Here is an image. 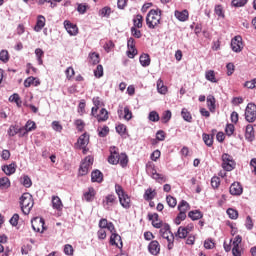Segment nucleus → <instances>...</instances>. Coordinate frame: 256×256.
I'll return each mask as SVG.
<instances>
[{
    "instance_id": "1",
    "label": "nucleus",
    "mask_w": 256,
    "mask_h": 256,
    "mask_svg": "<svg viewBox=\"0 0 256 256\" xmlns=\"http://www.w3.org/2000/svg\"><path fill=\"white\" fill-rule=\"evenodd\" d=\"M146 25L148 29H157L161 25V10H150L146 16Z\"/></svg>"
},
{
    "instance_id": "2",
    "label": "nucleus",
    "mask_w": 256,
    "mask_h": 256,
    "mask_svg": "<svg viewBox=\"0 0 256 256\" xmlns=\"http://www.w3.org/2000/svg\"><path fill=\"white\" fill-rule=\"evenodd\" d=\"M33 205H35V202L33 201V196L30 193L22 194V196L20 197V207L24 215H29V213H31Z\"/></svg>"
},
{
    "instance_id": "3",
    "label": "nucleus",
    "mask_w": 256,
    "mask_h": 256,
    "mask_svg": "<svg viewBox=\"0 0 256 256\" xmlns=\"http://www.w3.org/2000/svg\"><path fill=\"white\" fill-rule=\"evenodd\" d=\"M115 192L118 195L120 205L124 207V209H129V207H131V198H129V196L125 194V190H123V187H121V185L119 184H116Z\"/></svg>"
},
{
    "instance_id": "4",
    "label": "nucleus",
    "mask_w": 256,
    "mask_h": 256,
    "mask_svg": "<svg viewBox=\"0 0 256 256\" xmlns=\"http://www.w3.org/2000/svg\"><path fill=\"white\" fill-rule=\"evenodd\" d=\"M146 172L158 183H165V181H167V178L163 176V174L157 173V170H155V164L153 163L146 164Z\"/></svg>"
},
{
    "instance_id": "5",
    "label": "nucleus",
    "mask_w": 256,
    "mask_h": 256,
    "mask_svg": "<svg viewBox=\"0 0 256 256\" xmlns=\"http://www.w3.org/2000/svg\"><path fill=\"white\" fill-rule=\"evenodd\" d=\"M236 165L237 164L235 163L233 156L228 153L222 154V169H224V171H233Z\"/></svg>"
},
{
    "instance_id": "6",
    "label": "nucleus",
    "mask_w": 256,
    "mask_h": 256,
    "mask_svg": "<svg viewBox=\"0 0 256 256\" xmlns=\"http://www.w3.org/2000/svg\"><path fill=\"white\" fill-rule=\"evenodd\" d=\"M93 156H87L80 165L78 175L83 177L89 173V169L93 166Z\"/></svg>"
},
{
    "instance_id": "7",
    "label": "nucleus",
    "mask_w": 256,
    "mask_h": 256,
    "mask_svg": "<svg viewBox=\"0 0 256 256\" xmlns=\"http://www.w3.org/2000/svg\"><path fill=\"white\" fill-rule=\"evenodd\" d=\"M245 119L248 123H255L256 120V105L249 103L245 110Z\"/></svg>"
},
{
    "instance_id": "8",
    "label": "nucleus",
    "mask_w": 256,
    "mask_h": 256,
    "mask_svg": "<svg viewBox=\"0 0 256 256\" xmlns=\"http://www.w3.org/2000/svg\"><path fill=\"white\" fill-rule=\"evenodd\" d=\"M231 49L234 53H241L243 51V38L235 36L231 41Z\"/></svg>"
},
{
    "instance_id": "9",
    "label": "nucleus",
    "mask_w": 256,
    "mask_h": 256,
    "mask_svg": "<svg viewBox=\"0 0 256 256\" xmlns=\"http://www.w3.org/2000/svg\"><path fill=\"white\" fill-rule=\"evenodd\" d=\"M32 228L37 233H43L45 231V220L41 217H36L32 220Z\"/></svg>"
},
{
    "instance_id": "10",
    "label": "nucleus",
    "mask_w": 256,
    "mask_h": 256,
    "mask_svg": "<svg viewBox=\"0 0 256 256\" xmlns=\"http://www.w3.org/2000/svg\"><path fill=\"white\" fill-rule=\"evenodd\" d=\"M119 148L115 146L110 147V156L108 157V163L110 165H117L119 164Z\"/></svg>"
},
{
    "instance_id": "11",
    "label": "nucleus",
    "mask_w": 256,
    "mask_h": 256,
    "mask_svg": "<svg viewBox=\"0 0 256 256\" xmlns=\"http://www.w3.org/2000/svg\"><path fill=\"white\" fill-rule=\"evenodd\" d=\"M64 27L71 36L77 35L79 33V28H77V25L71 23V21L66 20L64 21Z\"/></svg>"
},
{
    "instance_id": "12",
    "label": "nucleus",
    "mask_w": 256,
    "mask_h": 256,
    "mask_svg": "<svg viewBox=\"0 0 256 256\" xmlns=\"http://www.w3.org/2000/svg\"><path fill=\"white\" fill-rule=\"evenodd\" d=\"M110 245H114L121 249L123 247V241H121V236L117 233H112L110 236Z\"/></svg>"
},
{
    "instance_id": "13",
    "label": "nucleus",
    "mask_w": 256,
    "mask_h": 256,
    "mask_svg": "<svg viewBox=\"0 0 256 256\" xmlns=\"http://www.w3.org/2000/svg\"><path fill=\"white\" fill-rule=\"evenodd\" d=\"M148 250L151 255H159V251H161V246L157 240H153L148 245Z\"/></svg>"
},
{
    "instance_id": "14",
    "label": "nucleus",
    "mask_w": 256,
    "mask_h": 256,
    "mask_svg": "<svg viewBox=\"0 0 256 256\" xmlns=\"http://www.w3.org/2000/svg\"><path fill=\"white\" fill-rule=\"evenodd\" d=\"M115 203H117V197H115L113 194L107 195L103 201V205L106 207V209L113 207Z\"/></svg>"
},
{
    "instance_id": "15",
    "label": "nucleus",
    "mask_w": 256,
    "mask_h": 256,
    "mask_svg": "<svg viewBox=\"0 0 256 256\" xmlns=\"http://www.w3.org/2000/svg\"><path fill=\"white\" fill-rule=\"evenodd\" d=\"M174 15L176 19H178V21L185 22L187 21V19H189V11L187 10H182V11L176 10L174 12Z\"/></svg>"
},
{
    "instance_id": "16",
    "label": "nucleus",
    "mask_w": 256,
    "mask_h": 256,
    "mask_svg": "<svg viewBox=\"0 0 256 256\" xmlns=\"http://www.w3.org/2000/svg\"><path fill=\"white\" fill-rule=\"evenodd\" d=\"M230 193L231 195H241V193H243V187L239 182H234L230 186Z\"/></svg>"
},
{
    "instance_id": "17",
    "label": "nucleus",
    "mask_w": 256,
    "mask_h": 256,
    "mask_svg": "<svg viewBox=\"0 0 256 256\" xmlns=\"http://www.w3.org/2000/svg\"><path fill=\"white\" fill-rule=\"evenodd\" d=\"M2 171H4L5 175H13L15 171H17V164L11 163L9 165H4Z\"/></svg>"
},
{
    "instance_id": "18",
    "label": "nucleus",
    "mask_w": 256,
    "mask_h": 256,
    "mask_svg": "<svg viewBox=\"0 0 256 256\" xmlns=\"http://www.w3.org/2000/svg\"><path fill=\"white\" fill-rule=\"evenodd\" d=\"M245 139L250 142L255 139V130L253 129V125L251 124H248L246 126Z\"/></svg>"
},
{
    "instance_id": "19",
    "label": "nucleus",
    "mask_w": 256,
    "mask_h": 256,
    "mask_svg": "<svg viewBox=\"0 0 256 256\" xmlns=\"http://www.w3.org/2000/svg\"><path fill=\"white\" fill-rule=\"evenodd\" d=\"M52 207L53 209H56V211H62L63 202L59 196H52Z\"/></svg>"
},
{
    "instance_id": "20",
    "label": "nucleus",
    "mask_w": 256,
    "mask_h": 256,
    "mask_svg": "<svg viewBox=\"0 0 256 256\" xmlns=\"http://www.w3.org/2000/svg\"><path fill=\"white\" fill-rule=\"evenodd\" d=\"M43 27H45V16L39 15L37 18V23L34 27V31H36V33H39V31H41Z\"/></svg>"
},
{
    "instance_id": "21",
    "label": "nucleus",
    "mask_w": 256,
    "mask_h": 256,
    "mask_svg": "<svg viewBox=\"0 0 256 256\" xmlns=\"http://www.w3.org/2000/svg\"><path fill=\"white\" fill-rule=\"evenodd\" d=\"M96 119H97L98 123L107 121V119H109V112L107 111V109L102 108L100 110V113L96 115Z\"/></svg>"
},
{
    "instance_id": "22",
    "label": "nucleus",
    "mask_w": 256,
    "mask_h": 256,
    "mask_svg": "<svg viewBox=\"0 0 256 256\" xmlns=\"http://www.w3.org/2000/svg\"><path fill=\"white\" fill-rule=\"evenodd\" d=\"M91 180L93 183H101L103 181V173L99 170H94L91 174Z\"/></svg>"
},
{
    "instance_id": "23",
    "label": "nucleus",
    "mask_w": 256,
    "mask_h": 256,
    "mask_svg": "<svg viewBox=\"0 0 256 256\" xmlns=\"http://www.w3.org/2000/svg\"><path fill=\"white\" fill-rule=\"evenodd\" d=\"M207 107H208V109H209V111H210V113H215V109H216V105H215V96H213V95H209L208 97H207Z\"/></svg>"
},
{
    "instance_id": "24",
    "label": "nucleus",
    "mask_w": 256,
    "mask_h": 256,
    "mask_svg": "<svg viewBox=\"0 0 256 256\" xmlns=\"http://www.w3.org/2000/svg\"><path fill=\"white\" fill-rule=\"evenodd\" d=\"M78 146L79 147H87L89 145V135L87 134H82L79 138H78Z\"/></svg>"
},
{
    "instance_id": "25",
    "label": "nucleus",
    "mask_w": 256,
    "mask_h": 256,
    "mask_svg": "<svg viewBox=\"0 0 256 256\" xmlns=\"http://www.w3.org/2000/svg\"><path fill=\"white\" fill-rule=\"evenodd\" d=\"M139 61L142 67H149L151 65V58L149 57V54H142Z\"/></svg>"
},
{
    "instance_id": "26",
    "label": "nucleus",
    "mask_w": 256,
    "mask_h": 256,
    "mask_svg": "<svg viewBox=\"0 0 256 256\" xmlns=\"http://www.w3.org/2000/svg\"><path fill=\"white\" fill-rule=\"evenodd\" d=\"M188 217L192 219V221H199L203 217V213L199 210H192L188 213Z\"/></svg>"
},
{
    "instance_id": "27",
    "label": "nucleus",
    "mask_w": 256,
    "mask_h": 256,
    "mask_svg": "<svg viewBox=\"0 0 256 256\" xmlns=\"http://www.w3.org/2000/svg\"><path fill=\"white\" fill-rule=\"evenodd\" d=\"M157 195V192L151 188H148L144 193V199L145 201H152V199H155V196Z\"/></svg>"
},
{
    "instance_id": "28",
    "label": "nucleus",
    "mask_w": 256,
    "mask_h": 256,
    "mask_svg": "<svg viewBox=\"0 0 256 256\" xmlns=\"http://www.w3.org/2000/svg\"><path fill=\"white\" fill-rule=\"evenodd\" d=\"M189 209H191V206L185 200H182L178 205V211H180V213H187Z\"/></svg>"
},
{
    "instance_id": "29",
    "label": "nucleus",
    "mask_w": 256,
    "mask_h": 256,
    "mask_svg": "<svg viewBox=\"0 0 256 256\" xmlns=\"http://www.w3.org/2000/svg\"><path fill=\"white\" fill-rule=\"evenodd\" d=\"M25 131V128H17L16 126L11 125L8 129V135L9 137H15L17 133H21Z\"/></svg>"
},
{
    "instance_id": "30",
    "label": "nucleus",
    "mask_w": 256,
    "mask_h": 256,
    "mask_svg": "<svg viewBox=\"0 0 256 256\" xmlns=\"http://www.w3.org/2000/svg\"><path fill=\"white\" fill-rule=\"evenodd\" d=\"M205 79L210 81V83H217V78L215 77V71L208 70L205 72Z\"/></svg>"
},
{
    "instance_id": "31",
    "label": "nucleus",
    "mask_w": 256,
    "mask_h": 256,
    "mask_svg": "<svg viewBox=\"0 0 256 256\" xmlns=\"http://www.w3.org/2000/svg\"><path fill=\"white\" fill-rule=\"evenodd\" d=\"M157 91L160 95H165L167 93V86L163 84V80L158 79L157 81Z\"/></svg>"
},
{
    "instance_id": "32",
    "label": "nucleus",
    "mask_w": 256,
    "mask_h": 256,
    "mask_svg": "<svg viewBox=\"0 0 256 256\" xmlns=\"http://www.w3.org/2000/svg\"><path fill=\"white\" fill-rule=\"evenodd\" d=\"M36 124L33 121H28L24 127L23 135H27L30 131H34Z\"/></svg>"
},
{
    "instance_id": "33",
    "label": "nucleus",
    "mask_w": 256,
    "mask_h": 256,
    "mask_svg": "<svg viewBox=\"0 0 256 256\" xmlns=\"http://www.w3.org/2000/svg\"><path fill=\"white\" fill-rule=\"evenodd\" d=\"M181 116L184 119V121H187L188 123H191L193 117L191 116V112L187 110L186 108H183L181 111Z\"/></svg>"
},
{
    "instance_id": "34",
    "label": "nucleus",
    "mask_w": 256,
    "mask_h": 256,
    "mask_svg": "<svg viewBox=\"0 0 256 256\" xmlns=\"http://www.w3.org/2000/svg\"><path fill=\"white\" fill-rule=\"evenodd\" d=\"M11 187V181L7 177L0 178V189H9Z\"/></svg>"
},
{
    "instance_id": "35",
    "label": "nucleus",
    "mask_w": 256,
    "mask_h": 256,
    "mask_svg": "<svg viewBox=\"0 0 256 256\" xmlns=\"http://www.w3.org/2000/svg\"><path fill=\"white\" fill-rule=\"evenodd\" d=\"M89 58H90V63H92V65H97L101 61L99 59V53L97 52L90 53Z\"/></svg>"
},
{
    "instance_id": "36",
    "label": "nucleus",
    "mask_w": 256,
    "mask_h": 256,
    "mask_svg": "<svg viewBox=\"0 0 256 256\" xmlns=\"http://www.w3.org/2000/svg\"><path fill=\"white\" fill-rule=\"evenodd\" d=\"M118 159V163H120L121 167H127V163H129V158L127 157V154L121 153Z\"/></svg>"
},
{
    "instance_id": "37",
    "label": "nucleus",
    "mask_w": 256,
    "mask_h": 256,
    "mask_svg": "<svg viewBox=\"0 0 256 256\" xmlns=\"http://www.w3.org/2000/svg\"><path fill=\"white\" fill-rule=\"evenodd\" d=\"M9 101L11 103H16L17 107H21V97H19V94L15 93L9 97Z\"/></svg>"
},
{
    "instance_id": "38",
    "label": "nucleus",
    "mask_w": 256,
    "mask_h": 256,
    "mask_svg": "<svg viewBox=\"0 0 256 256\" xmlns=\"http://www.w3.org/2000/svg\"><path fill=\"white\" fill-rule=\"evenodd\" d=\"M133 21L134 27H137L138 29H141V27H143V16L141 14L136 15Z\"/></svg>"
},
{
    "instance_id": "39",
    "label": "nucleus",
    "mask_w": 256,
    "mask_h": 256,
    "mask_svg": "<svg viewBox=\"0 0 256 256\" xmlns=\"http://www.w3.org/2000/svg\"><path fill=\"white\" fill-rule=\"evenodd\" d=\"M35 55H36V57H37L38 64H39V65H43V59H42V57H43V55H45V52H43V49L37 48V49L35 50Z\"/></svg>"
},
{
    "instance_id": "40",
    "label": "nucleus",
    "mask_w": 256,
    "mask_h": 256,
    "mask_svg": "<svg viewBox=\"0 0 256 256\" xmlns=\"http://www.w3.org/2000/svg\"><path fill=\"white\" fill-rule=\"evenodd\" d=\"M95 197V189L89 188L88 192L84 193V199L86 201H93V198Z\"/></svg>"
},
{
    "instance_id": "41",
    "label": "nucleus",
    "mask_w": 256,
    "mask_h": 256,
    "mask_svg": "<svg viewBox=\"0 0 256 256\" xmlns=\"http://www.w3.org/2000/svg\"><path fill=\"white\" fill-rule=\"evenodd\" d=\"M203 141L207 147H211L213 145V135L203 134Z\"/></svg>"
},
{
    "instance_id": "42",
    "label": "nucleus",
    "mask_w": 256,
    "mask_h": 256,
    "mask_svg": "<svg viewBox=\"0 0 256 256\" xmlns=\"http://www.w3.org/2000/svg\"><path fill=\"white\" fill-rule=\"evenodd\" d=\"M187 235H189V232H187L185 227L180 226L177 231V237H179V239H185V237H187Z\"/></svg>"
},
{
    "instance_id": "43",
    "label": "nucleus",
    "mask_w": 256,
    "mask_h": 256,
    "mask_svg": "<svg viewBox=\"0 0 256 256\" xmlns=\"http://www.w3.org/2000/svg\"><path fill=\"white\" fill-rule=\"evenodd\" d=\"M64 253L67 256H73L75 250L73 249V246L71 244H66L64 245Z\"/></svg>"
},
{
    "instance_id": "44",
    "label": "nucleus",
    "mask_w": 256,
    "mask_h": 256,
    "mask_svg": "<svg viewBox=\"0 0 256 256\" xmlns=\"http://www.w3.org/2000/svg\"><path fill=\"white\" fill-rule=\"evenodd\" d=\"M166 202L169 205V207H176L177 206V199L171 195H168L166 197Z\"/></svg>"
},
{
    "instance_id": "45",
    "label": "nucleus",
    "mask_w": 256,
    "mask_h": 256,
    "mask_svg": "<svg viewBox=\"0 0 256 256\" xmlns=\"http://www.w3.org/2000/svg\"><path fill=\"white\" fill-rule=\"evenodd\" d=\"M148 119L153 123H157V121H159V113H157V111H151L149 113Z\"/></svg>"
},
{
    "instance_id": "46",
    "label": "nucleus",
    "mask_w": 256,
    "mask_h": 256,
    "mask_svg": "<svg viewBox=\"0 0 256 256\" xmlns=\"http://www.w3.org/2000/svg\"><path fill=\"white\" fill-rule=\"evenodd\" d=\"M227 215L229 216L230 219H237L239 217V212L233 208H229L227 210Z\"/></svg>"
},
{
    "instance_id": "47",
    "label": "nucleus",
    "mask_w": 256,
    "mask_h": 256,
    "mask_svg": "<svg viewBox=\"0 0 256 256\" xmlns=\"http://www.w3.org/2000/svg\"><path fill=\"white\" fill-rule=\"evenodd\" d=\"M0 61H2V63H7V61H9V52L7 50H2L0 52Z\"/></svg>"
},
{
    "instance_id": "48",
    "label": "nucleus",
    "mask_w": 256,
    "mask_h": 256,
    "mask_svg": "<svg viewBox=\"0 0 256 256\" xmlns=\"http://www.w3.org/2000/svg\"><path fill=\"white\" fill-rule=\"evenodd\" d=\"M249 0H232L233 7H245Z\"/></svg>"
},
{
    "instance_id": "49",
    "label": "nucleus",
    "mask_w": 256,
    "mask_h": 256,
    "mask_svg": "<svg viewBox=\"0 0 256 256\" xmlns=\"http://www.w3.org/2000/svg\"><path fill=\"white\" fill-rule=\"evenodd\" d=\"M99 15L101 17H109L111 15V8L110 7H104L99 11Z\"/></svg>"
},
{
    "instance_id": "50",
    "label": "nucleus",
    "mask_w": 256,
    "mask_h": 256,
    "mask_svg": "<svg viewBox=\"0 0 256 256\" xmlns=\"http://www.w3.org/2000/svg\"><path fill=\"white\" fill-rule=\"evenodd\" d=\"M94 75L98 79H101L103 77V65H98L96 69L94 70Z\"/></svg>"
},
{
    "instance_id": "51",
    "label": "nucleus",
    "mask_w": 256,
    "mask_h": 256,
    "mask_svg": "<svg viewBox=\"0 0 256 256\" xmlns=\"http://www.w3.org/2000/svg\"><path fill=\"white\" fill-rule=\"evenodd\" d=\"M22 185H24V187L26 188H29L33 185V182L31 181V178L29 176H23Z\"/></svg>"
},
{
    "instance_id": "52",
    "label": "nucleus",
    "mask_w": 256,
    "mask_h": 256,
    "mask_svg": "<svg viewBox=\"0 0 256 256\" xmlns=\"http://www.w3.org/2000/svg\"><path fill=\"white\" fill-rule=\"evenodd\" d=\"M123 118L126 121H131V119L133 118V113H131V110H129V107H125L124 108V116Z\"/></svg>"
},
{
    "instance_id": "53",
    "label": "nucleus",
    "mask_w": 256,
    "mask_h": 256,
    "mask_svg": "<svg viewBox=\"0 0 256 256\" xmlns=\"http://www.w3.org/2000/svg\"><path fill=\"white\" fill-rule=\"evenodd\" d=\"M214 11L215 14L221 17L222 19L225 17V13L223 12V6L216 5Z\"/></svg>"
},
{
    "instance_id": "54",
    "label": "nucleus",
    "mask_w": 256,
    "mask_h": 256,
    "mask_svg": "<svg viewBox=\"0 0 256 256\" xmlns=\"http://www.w3.org/2000/svg\"><path fill=\"white\" fill-rule=\"evenodd\" d=\"M211 185H212L213 189H217L219 187V185H221L220 178L217 176L212 177Z\"/></svg>"
},
{
    "instance_id": "55",
    "label": "nucleus",
    "mask_w": 256,
    "mask_h": 256,
    "mask_svg": "<svg viewBox=\"0 0 256 256\" xmlns=\"http://www.w3.org/2000/svg\"><path fill=\"white\" fill-rule=\"evenodd\" d=\"M225 132L228 137H231V135L235 133V126L233 124H228L225 128Z\"/></svg>"
},
{
    "instance_id": "56",
    "label": "nucleus",
    "mask_w": 256,
    "mask_h": 256,
    "mask_svg": "<svg viewBox=\"0 0 256 256\" xmlns=\"http://www.w3.org/2000/svg\"><path fill=\"white\" fill-rule=\"evenodd\" d=\"M169 121H171V111L167 110L163 113L162 122L163 123H169Z\"/></svg>"
},
{
    "instance_id": "57",
    "label": "nucleus",
    "mask_w": 256,
    "mask_h": 256,
    "mask_svg": "<svg viewBox=\"0 0 256 256\" xmlns=\"http://www.w3.org/2000/svg\"><path fill=\"white\" fill-rule=\"evenodd\" d=\"M244 87H246L247 89H255L256 87V78L250 80V81H246L244 84Z\"/></svg>"
},
{
    "instance_id": "58",
    "label": "nucleus",
    "mask_w": 256,
    "mask_h": 256,
    "mask_svg": "<svg viewBox=\"0 0 256 256\" xmlns=\"http://www.w3.org/2000/svg\"><path fill=\"white\" fill-rule=\"evenodd\" d=\"M168 241V249H173V241H175V236L173 234H169L168 237L164 238Z\"/></svg>"
},
{
    "instance_id": "59",
    "label": "nucleus",
    "mask_w": 256,
    "mask_h": 256,
    "mask_svg": "<svg viewBox=\"0 0 256 256\" xmlns=\"http://www.w3.org/2000/svg\"><path fill=\"white\" fill-rule=\"evenodd\" d=\"M168 241V249H173V241H175V236L173 234H169L168 237L164 238Z\"/></svg>"
},
{
    "instance_id": "60",
    "label": "nucleus",
    "mask_w": 256,
    "mask_h": 256,
    "mask_svg": "<svg viewBox=\"0 0 256 256\" xmlns=\"http://www.w3.org/2000/svg\"><path fill=\"white\" fill-rule=\"evenodd\" d=\"M245 227L248 229V231H251L253 229V219H251V216L246 217Z\"/></svg>"
},
{
    "instance_id": "61",
    "label": "nucleus",
    "mask_w": 256,
    "mask_h": 256,
    "mask_svg": "<svg viewBox=\"0 0 256 256\" xmlns=\"http://www.w3.org/2000/svg\"><path fill=\"white\" fill-rule=\"evenodd\" d=\"M205 249H213L215 247V242H213V239H207L204 242Z\"/></svg>"
},
{
    "instance_id": "62",
    "label": "nucleus",
    "mask_w": 256,
    "mask_h": 256,
    "mask_svg": "<svg viewBox=\"0 0 256 256\" xmlns=\"http://www.w3.org/2000/svg\"><path fill=\"white\" fill-rule=\"evenodd\" d=\"M116 131L119 133V135H125V131H127V127L123 124H119L116 126Z\"/></svg>"
},
{
    "instance_id": "63",
    "label": "nucleus",
    "mask_w": 256,
    "mask_h": 256,
    "mask_svg": "<svg viewBox=\"0 0 256 256\" xmlns=\"http://www.w3.org/2000/svg\"><path fill=\"white\" fill-rule=\"evenodd\" d=\"M67 79H71L75 75V70L73 67H68L65 71Z\"/></svg>"
},
{
    "instance_id": "64",
    "label": "nucleus",
    "mask_w": 256,
    "mask_h": 256,
    "mask_svg": "<svg viewBox=\"0 0 256 256\" xmlns=\"http://www.w3.org/2000/svg\"><path fill=\"white\" fill-rule=\"evenodd\" d=\"M156 139H157V141H165V131L159 130L156 133Z\"/></svg>"
}]
</instances>
